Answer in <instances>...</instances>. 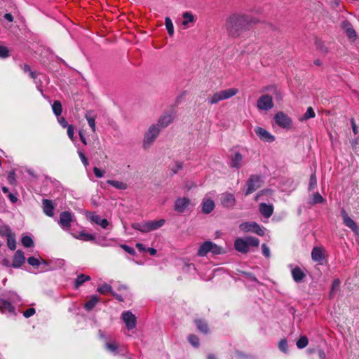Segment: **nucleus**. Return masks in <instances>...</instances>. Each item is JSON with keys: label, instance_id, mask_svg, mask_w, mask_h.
I'll use <instances>...</instances> for the list:
<instances>
[{"label": "nucleus", "instance_id": "nucleus-53", "mask_svg": "<svg viewBox=\"0 0 359 359\" xmlns=\"http://www.w3.org/2000/svg\"><path fill=\"white\" fill-rule=\"evenodd\" d=\"M67 128V135H68V137L70 138V140L72 141H74V126L72 125H69V126H68Z\"/></svg>", "mask_w": 359, "mask_h": 359}, {"label": "nucleus", "instance_id": "nucleus-47", "mask_svg": "<svg viewBox=\"0 0 359 359\" xmlns=\"http://www.w3.org/2000/svg\"><path fill=\"white\" fill-rule=\"evenodd\" d=\"M188 340L189 343L194 347H198L199 346V339L197 336L194 334H190L188 337Z\"/></svg>", "mask_w": 359, "mask_h": 359}, {"label": "nucleus", "instance_id": "nucleus-27", "mask_svg": "<svg viewBox=\"0 0 359 359\" xmlns=\"http://www.w3.org/2000/svg\"><path fill=\"white\" fill-rule=\"evenodd\" d=\"M85 118H86L89 126L92 129V131L95 133L96 131V114L93 111H88L85 114Z\"/></svg>", "mask_w": 359, "mask_h": 359}, {"label": "nucleus", "instance_id": "nucleus-42", "mask_svg": "<svg viewBox=\"0 0 359 359\" xmlns=\"http://www.w3.org/2000/svg\"><path fill=\"white\" fill-rule=\"evenodd\" d=\"M6 238H7V245H8V248L11 250H15L16 240H15V234L13 233L11 236H10L9 237H8Z\"/></svg>", "mask_w": 359, "mask_h": 359}, {"label": "nucleus", "instance_id": "nucleus-12", "mask_svg": "<svg viewBox=\"0 0 359 359\" xmlns=\"http://www.w3.org/2000/svg\"><path fill=\"white\" fill-rule=\"evenodd\" d=\"M191 205V200L187 197H179L175 200L174 210L178 213L184 212Z\"/></svg>", "mask_w": 359, "mask_h": 359}, {"label": "nucleus", "instance_id": "nucleus-1", "mask_svg": "<svg viewBox=\"0 0 359 359\" xmlns=\"http://www.w3.org/2000/svg\"><path fill=\"white\" fill-rule=\"evenodd\" d=\"M257 22L256 19L248 15L233 13L226 19L225 29L229 36L237 38L243 31Z\"/></svg>", "mask_w": 359, "mask_h": 359}, {"label": "nucleus", "instance_id": "nucleus-64", "mask_svg": "<svg viewBox=\"0 0 359 359\" xmlns=\"http://www.w3.org/2000/svg\"><path fill=\"white\" fill-rule=\"evenodd\" d=\"M4 18L9 21V22H13V15L11 14V13H6L4 16Z\"/></svg>", "mask_w": 359, "mask_h": 359}, {"label": "nucleus", "instance_id": "nucleus-23", "mask_svg": "<svg viewBox=\"0 0 359 359\" xmlns=\"http://www.w3.org/2000/svg\"><path fill=\"white\" fill-rule=\"evenodd\" d=\"M290 267H292V266H290ZM291 269H292L291 273H292L293 280L296 283L302 282L303 280L304 279V278L306 277V274L304 272V271L302 269H300V267H299V266H294Z\"/></svg>", "mask_w": 359, "mask_h": 359}, {"label": "nucleus", "instance_id": "nucleus-44", "mask_svg": "<svg viewBox=\"0 0 359 359\" xmlns=\"http://www.w3.org/2000/svg\"><path fill=\"white\" fill-rule=\"evenodd\" d=\"M22 244L25 248H30L34 245V241L32 238L28 236H25L21 240Z\"/></svg>", "mask_w": 359, "mask_h": 359}, {"label": "nucleus", "instance_id": "nucleus-19", "mask_svg": "<svg viewBox=\"0 0 359 359\" xmlns=\"http://www.w3.org/2000/svg\"><path fill=\"white\" fill-rule=\"evenodd\" d=\"M311 257L314 262L322 264L325 259L324 249L320 247H314L311 252Z\"/></svg>", "mask_w": 359, "mask_h": 359}, {"label": "nucleus", "instance_id": "nucleus-24", "mask_svg": "<svg viewBox=\"0 0 359 359\" xmlns=\"http://www.w3.org/2000/svg\"><path fill=\"white\" fill-rule=\"evenodd\" d=\"M215 203L214 201L208 198H205L203 199L201 203L202 212L204 214L210 213L215 208Z\"/></svg>", "mask_w": 359, "mask_h": 359}, {"label": "nucleus", "instance_id": "nucleus-35", "mask_svg": "<svg viewBox=\"0 0 359 359\" xmlns=\"http://www.w3.org/2000/svg\"><path fill=\"white\" fill-rule=\"evenodd\" d=\"M97 291L102 294H106L107 293H112L113 290L110 285L104 283L102 285H100L98 286Z\"/></svg>", "mask_w": 359, "mask_h": 359}, {"label": "nucleus", "instance_id": "nucleus-45", "mask_svg": "<svg viewBox=\"0 0 359 359\" xmlns=\"http://www.w3.org/2000/svg\"><path fill=\"white\" fill-rule=\"evenodd\" d=\"M341 284V281L339 278H336L333 280L332 287H331V291H330V296L332 297L337 291H338L339 288V285Z\"/></svg>", "mask_w": 359, "mask_h": 359}, {"label": "nucleus", "instance_id": "nucleus-13", "mask_svg": "<svg viewBox=\"0 0 359 359\" xmlns=\"http://www.w3.org/2000/svg\"><path fill=\"white\" fill-rule=\"evenodd\" d=\"M341 215L343 219L344 224L350 228L356 235L359 234V227L355 222L348 215L344 208L341 210Z\"/></svg>", "mask_w": 359, "mask_h": 359}, {"label": "nucleus", "instance_id": "nucleus-21", "mask_svg": "<svg viewBox=\"0 0 359 359\" xmlns=\"http://www.w3.org/2000/svg\"><path fill=\"white\" fill-rule=\"evenodd\" d=\"M221 203L226 208H232L236 203V198L232 194L224 193L221 196Z\"/></svg>", "mask_w": 359, "mask_h": 359}, {"label": "nucleus", "instance_id": "nucleus-55", "mask_svg": "<svg viewBox=\"0 0 359 359\" xmlns=\"http://www.w3.org/2000/svg\"><path fill=\"white\" fill-rule=\"evenodd\" d=\"M35 313V309L34 308H29L24 311L23 316L25 318H29Z\"/></svg>", "mask_w": 359, "mask_h": 359}, {"label": "nucleus", "instance_id": "nucleus-58", "mask_svg": "<svg viewBox=\"0 0 359 359\" xmlns=\"http://www.w3.org/2000/svg\"><path fill=\"white\" fill-rule=\"evenodd\" d=\"M351 124L352 127L353 132L355 135H357L358 133V128L355 123V121L353 118H351Z\"/></svg>", "mask_w": 359, "mask_h": 359}, {"label": "nucleus", "instance_id": "nucleus-41", "mask_svg": "<svg viewBox=\"0 0 359 359\" xmlns=\"http://www.w3.org/2000/svg\"><path fill=\"white\" fill-rule=\"evenodd\" d=\"M13 233L12 232L11 229L9 228V226L6 225H2L0 226V236H5L6 238L11 236Z\"/></svg>", "mask_w": 359, "mask_h": 359}, {"label": "nucleus", "instance_id": "nucleus-18", "mask_svg": "<svg viewBox=\"0 0 359 359\" xmlns=\"http://www.w3.org/2000/svg\"><path fill=\"white\" fill-rule=\"evenodd\" d=\"M55 208V205L53 203V201L45 198L42 200V209L46 215L50 217H53Z\"/></svg>", "mask_w": 359, "mask_h": 359}, {"label": "nucleus", "instance_id": "nucleus-32", "mask_svg": "<svg viewBox=\"0 0 359 359\" xmlns=\"http://www.w3.org/2000/svg\"><path fill=\"white\" fill-rule=\"evenodd\" d=\"M118 344L114 341H107L105 343V348L114 355L118 354Z\"/></svg>", "mask_w": 359, "mask_h": 359}, {"label": "nucleus", "instance_id": "nucleus-11", "mask_svg": "<svg viewBox=\"0 0 359 359\" xmlns=\"http://www.w3.org/2000/svg\"><path fill=\"white\" fill-rule=\"evenodd\" d=\"M73 214L69 211L62 212L60 215L58 224L63 230H69L73 221Z\"/></svg>", "mask_w": 359, "mask_h": 359}, {"label": "nucleus", "instance_id": "nucleus-37", "mask_svg": "<svg viewBox=\"0 0 359 359\" xmlns=\"http://www.w3.org/2000/svg\"><path fill=\"white\" fill-rule=\"evenodd\" d=\"M52 109H53V111L54 114L56 116L58 117L62 114V107L61 102L60 101H58V100L54 101V102L52 105Z\"/></svg>", "mask_w": 359, "mask_h": 359}, {"label": "nucleus", "instance_id": "nucleus-63", "mask_svg": "<svg viewBox=\"0 0 359 359\" xmlns=\"http://www.w3.org/2000/svg\"><path fill=\"white\" fill-rule=\"evenodd\" d=\"M111 294L117 299L118 300L119 302H123V297H121V295L116 293L115 292H112Z\"/></svg>", "mask_w": 359, "mask_h": 359}, {"label": "nucleus", "instance_id": "nucleus-43", "mask_svg": "<svg viewBox=\"0 0 359 359\" xmlns=\"http://www.w3.org/2000/svg\"><path fill=\"white\" fill-rule=\"evenodd\" d=\"M309 344L308 338L306 336H302L297 341V346L299 348H305Z\"/></svg>", "mask_w": 359, "mask_h": 359}, {"label": "nucleus", "instance_id": "nucleus-7", "mask_svg": "<svg viewBox=\"0 0 359 359\" xmlns=\"http://www.w3.org/2000/svg\"><path fill=\"white\" fill-rule=\"evenodd\" d=\"M239 229L243 232H252L259 236H263L264 234V230L257 223L255 222H247L241 223L239 225Z\"/></svg>", "mask_w": 359, "mask_h": 359}, {"label": "nucleus", "instance_id": "nucleus-54", "mask_svg": "<svg viewBox=\"0 0 359 359\" xmlns=\"http://www.w3.org/2000/svg\"><path fill=\"white\" fill-rule=\"evenodd\" d=\"M93 172L97 178L102 177L105 173V172L104 170H102L97 167L93 168Z\"/></svg>", "mask_w": 359, "mask_h": 359}, {"label": "nucleus", "instance_id": "nucleus-38", "mask_svg": "<svg viewBox=\"0 0 359 359\" xmlns=\"http://www.w3.org/2000/svg\"><path fill=\"white\" fill-rule=\"evenodd\" d=\"M74 236L77 239L83 240L84 241H90L95 239V237L92 234L87 233L83 231L80 232L78 236L74 235Z\"/></svg>", "mask_w": 359, "mask_h": 359}, {"label": "nucleus", "instance_id": "nucleus-17", "mask_svg": "<svg viewBox=\"0 0 359 359\" xmlns=\"http://www.w3.org/2000/svg\"><path fill=\"white\" fill-rule=\"evenodd\" d=\"M341 28L345 32L347 37L354 41H355L357 38V34L353 29V25L351 24V22L348 20H344L341 22Z\"/></svg>", "mask_w": 359, "mask_h": 359}, {"label": "nucleus", "instance_id": "nucleus-39", "mask_svg": "<svg viewBox=\"0 0 359 359\" xmlns=\"http://www.w3.org/2000/svg\"><path fill=\"white\" fill-rule=\"evenodd\" d=\"M316 116L315 111L311 107H308L306 113L302 117L299 118L300 121H304L311 118H314Z\"/></svg>", "mask_w": 359, "mask_h": 359}, {"label": "nucleus", "instance_id": "nucleus-40", "mask_svg": "<svg viewBox=\"0 0 359 359\" xmlns=\"http://www.w3.org/2000/svg\"><path fill=\"white\" fill-rule=\"evenodd\" d=\"M165 24L168 34L172 36L174 34V27L171 19L169 17H166L165 19Z\"/></svg>", "mask_w": 359, "mask_h": 359}, {"label": "nucleus", "instance_id": "nucleus-33", "mask_svg": "<svg viewBox=\"0 0 359 359\" xmlns=\"http://www.w3.org/2000/svg\"><path fill=\"white\" fill-rule=\"evenodd\" d=\"M195 323L197 326V328L203 333L207 334L209 332L208 325L207 323L201 319H198L195 320Z\"/></svg>", "mask_w": 359, "mask_h": 359}, {"label": "nucleus", "instance_id": "nucleus-15", "mask_svg": "<svg viewBox=\"0 0 359 359\" xmlns=\"http://www.w3.org/2000/svg\"><path fill=\"white\" fill-rule=\"evenodd\" d=\"M174 118L175 116L173 113H164L159 117L157 123L155 124L158 125L161 129L165 128L173 121Z\"/></svg>", "mask_w": 359, "mask_h": 359}, {"label": "nucleus", "instance_id": "nucleus-5", "mask_svg": "<svg viewBox=\"0 0 359 359\" xmlns=\"http://www.w3.org/2000/svg\"><path fill=\"white\" fill-rule=\"evenodd\" d=\"M208 252H211L212 255H220L223 252V249L213 242L207 241L201 245L198 250V255L204 257L206 256Z\"/></svg>", "mask_w": 359, "mask_h": 359}, {"label": "nucleus", "instance_id": "nucleus-22", "mask_svg": "<svg viewBox=\"0 0 359 359\" xmlns=\"http://www.w3.org/2000/svg\"><path fill=\"white\" fill-rule=\"evenodd\" d=\"M25 262V257L24 256V253L22 251L18 250L15 252L13 262L12 266L14 268H20Z\"/></svg>", "mask_w": 359, "mask_h": 359}, {"label": "nucleus", "instance_id": "nucleus-28", "mask_svg": "<svg viewBox=\"0 0 359 359\" xmlns=\"http://www.w3.org/2000/svg\"><path fill=\"white\" fill-rule=\"evenodd\" d=\"M182 18L183 21L182 25L185 29L190 27V23H194L195 22V18L190 12H184L182 14Z\"/></svg>", "mask_w": 359, "mask_h": 359}, {"label": "nucleus", "instance_id": "nucleus-8", "mask_svg": "<svg viewBox=\"0 0 359 359\" xmlns=\"http://www.w3.org/2000/svg\"><path fill=\"white\" fill-rule=\"evenodd\" d=\"M274 106L273 98L268 94L262 95L257 100V107L259 110L268 111Z\"/></svg>", "mask_w": 359, "mask_h": 359}, {"label": "nucleus", "instance_id": "nucleus-46", "mask_svg": "<svg viewBox=\"0 0 359 359\" xmlns=\"http://www.w3.org/2000/svg\"><path fill=\"white\" fill-rule=\"evenodd\" d=\"M278 348L285 353H287L288 352L287 342L285 339H283L279 341Z\"/></svg>", "mask_w": 359, "mask_h": 359}, {"label": "nucleus", "instance_id": "nucleus-2", "mask_svg": "<svg viewBox=\"0 0 359 359\" xmlns=\"http://www.w3.org/2000/svg\"><path fill=\"white\" fill-rule=\"evenodd\" d=\"M165 223L164 219L158 220H149L143 222H135L133 223L131 226L133 229L140 231L142 233H147L162 227Z\"/></svg>", "mask_w": 359, "mask_h": 359}, {"label": "nucleus", "instance_id": "nucleus-29", "mask_svg": "<svg viewBox=\"0 0 359 359\" xmlns=\"http://www.w3.org/2000/svg\"><path fill=\"white\" fill-rule=\"evenodd\" d=\"M90 219L92 222L95 224L100 225L102 229H107L109 226V223L106 219L102 218L100 216L97 215H93L90 217Z\"/></svg>", "mask_w": 359, "mask_h": 359}, {"label": "nucleus", "instance_id": "nucleus-26", "mask_svg": "<svg viewBox=\"0 0 359 359\" xmlns=\"http://www.w3.org/2000/svg\"><path fill=\"white\" fill-rule=\"evenodd\" d=\"M259 211L264 217L269 218L273 215V206L262 203L259 205Z\"/></svg>", "mask_w": 359, "mask_h": 359}, {"label": "nucleus", "instance_id": "nucleus-34", "mask_svg": "<svg viewBox=\"0 0 359 359\" xmlns=\"http://www.w3.org/2000/svg\"><path fill=\"white\" fill-rule=\"evenodd\" d=\"M315 46L316 49L321 53L326 54L328 52V48L325 46V43L319 39H316Z\"/></svg>", "mask_w": 359, "mask_h": 359}, {"label": "nucleus", "instance_id": "nucleus-9", "mask_svg": "<svg viewBox=\"0 0 359 359\" xmlns=\"http://www.w3.org/2000/svg\"><path fill=\"white\" fill-rule=\"evenodd\" d=\"M274 119L276 123L283 128L290 129L292 128V119L283 111L278 112L275 115Z\"/></svg>", "mask_w": 359, "mask_h": 359}, {"label": "nucleus", "instance_id": "nucleus-59", "mask_svg": "<svg viewBox=\"0 0 359 359\" xmlns=\"http://www.w3.org/2000/svg\"><path fill=\"white\" fill-rule=\"evenodd\" d=\"M57 121H58L59 123L60 124V126L64 128L69 126V124H68L67 121H66V119L64 117H59L57 118Z\"/></svg>", "mask_w": 359, "mask_h": 359}, {"label": "nucleus", "instance_id": "nucleus-10", "mask_svg": "<svg viewBox=\"0 0 359 359\" xmlns=\"http://www.w3.org/2000/svg\"><path fill=\"white\" fill-rule=\"evenodd\" d=\"M261 187V177L259 175H252L247 182L245 195H250Z\"/></svg>", "mask_w": 359, "mask_h": 359}, {"label": "nucleus", "instance_id": "nucleus-25", "mask_svg": "<svg viewBox=\"0 0 359 359\" xmlns=\"http://www.w3.org/2000/svg\"><path fill=\"white\" fill-rule=\"evenodd\" d=\"M0 311L2 313L8 312L10 314H15V307L12 306L11 302L4 299H0Z\"/></svg>", "mask_w": 359, "mask_h": 359}, {"label": "nucleus", "instance_id": "nucleus-36", "mask_svg": "<svg viewBox=\"0 0 359 359\" xmlns=\"http://www.w3.org/2000/svg\"><path fill=\"white\" fill-rule=\"evenodd\" d=\"M90 278L89 276L85 274H81L77 276L75 280V287L79 288L81 285H83L85 282L90 280Z\"/></svg>", "mask_w": 359, "mask_h": 359}, {"label": "nucleus", "instance_id": "nucleus-30", "mask_svg": "<svg viewBox=\"0 0 359 359\" xmlns=\"http://www.w3.org/2000/svg\"><path fill=\"white\" fill-rule=\"evenodd\" d=\"M107 183L119 190H126L128 188L127 184L121 181L109 180Z\"/></svg>", "mask_w": 359, "mask_h": 359}, {"label": "nucleus", "instance_id": "nucleus-62", "mask_svg": "<svg viewBox=\"0 0 359 359\" xmlns=\"http://www.w3.org/2000/svg\"><path fill=\"white\" fill-rule=\"evenodd\" d=\"M318 355L320 359H325L326 355L323 350L320 349L318 351Z\"/></svg>", "mask_w": 359, "mask_h": 359}, {"label": "nucleus", "instance_id": "nucleus-3", "mask_svg": "<svg viewBox=\"0 0 359 359\" xmlns=\"http://www.w3.org/2000/svg\"><path fill=\"white\" fill-rule=\"evenodd\" d=\"M238 93V89L231 88L214 93L208 97L207 101L210 104H216L220 101L229 99Z\"/></svg>", "mask_w": 359, "mask_h": 359}, {"label": "nucleus", "instance_id": "nucleus-14", "mask_svg": "<svg viewBox=\"0 0 359 359\" xmlns=\"http://www.w3.org/2000/svg\"><path fill=\"white\" fill-rule=\"evenodd\" d=\"M121 318L128 330H132L135 327L137 319L132 312L129 311L123 312Z\"/></svg>", "mask_w": 359, "mask_h": 359}, {"label": "nucleus", "instance_id": "nucleus-6", "mask_svg": "<svg viewBox=\"0 0 359 359\" xmlns=\"http://www.w3.org/2000/svg\"><path fill=\"white\" fill-rule=\"evenodd\" d=\"M161 128L155 123L151 125L146 132L143 140V147L149 148L158 136Z\"/></svg>", "mask_w": 359, "mask_h": 359}, {"label": "nucleus", "instance_id": "nucleus-51", "mask_svg": "<svg viewBox=\"0 0 359 359\" xmlns=\"http://www.w3.org/2000/svg\"><path fill=\"white\" fill-rule=\"evenodd\" d=\"M27 262L29 264L33 266L38 267L40 264V261L39 259L34 257H30L27 259Z\"/></svg>", "mask_w": 359, "mask_h": 359}, {"label": "nucleus", "instance_id": "nucleus-57", "mask_svg": "<svg viewBox=\"0 0 359 359\" xmlns=\"http://www.w3.org/2000/svg\"><path fill=\"white\" fill-rule=\"evenodd\" d=\"M121 248H123V249L126 252H128V254H130V255H135V250H134L133 248H131V247H130V246H128V245H121Z\"/></svg>", "mask_w": 359, "mask_h": 359}, {"label": "nucleus", "instance_id": "nucleus-4", "mask_svg": "<svg viewBox=\"0 0 359 359\" xmlns=\"http://www.w3.org/2000/svg\"><path fill=\"white\" fill-rule=\"evenodd\" d=\"M259 240L255 237L248 236L245 238H238L234 242L235 249L242 253H246L250 246L258 247Z\"/></svg>", "mask_w": 359, "mask_h": 359}, {"label": "nucleus", "instance_id": "nucleus-61", "mask_svg": "<svg viewBox=\"0 0 359 359\" xmlns=\"http://www.w3.org/2000/svg\"><path fill=\"white\" fill-rule=\"evenodd\" d=\"M136 248L138 249L140 252H145L147 250V248H146L142 243H137Z\"/></svg>", "mask_w": 359, "mask_h": 359}, {"label": "nucleus", "instance_id": "nucleus-52", "mask_svg": "<svg viewBox=\"0 0 359 359\" xmlns=\"http://www.w3.org/2000/svg\"><path fill=\"white\" fill-rule=\"evenodd\" d=\"M183 168V163L181 162H176L175 165L171 168L172 174H176L178 171L181 170Z\"/></svg>", "mask_w": 359, "mask_h": 359}, {"label": "nucleus", "instance_id": "nucleus-48", "mask_svg": "<svg viewBox=\"0 0 359 359\" xmlns=\"http://www.w3.org/2000/svg\"><path fill=\"white\" fill-rule=\"evenodd\" d=\"M9 50L7 47L4 46H0V57L6 58L9 57Z\"/></svg>", "mask_w": 359, "mask_h": 359}, {"label": "nucleus", "instance_id": "nucleus-50", "mask_svg": "<svg viewBox=\"0 0 359 359\" xmlns=\"http://www.w3.org/2000/svg\"><path fill=\"white\" fill-rule=\"evenodd\" d=\"M317 184V180L315 174H312L310 177L309 189V190H312L315 188Z\"/></svg>", "mask_w": 359, "mask_h": 359}, {"label": "nucleus", "instance_id": "nucleus-60", "mask_svg": "<svg viewBox=\"0 0 359 359\" xmlns=\"http://www.w3.org/2000/svg\"><path fill=\"white\" fill-rule=\"evenodd\" d=\"M79 157L83 163V165L86 167L88 165V161L84 154L81 151L79 152Z\"/></svg>", "mask_w": 359, "mask_h": 359}, {"label": "nucleus", "instance_id": "nucleus-16", "mask_svg": "<svg viewBox=\"0 0 359 359\" xmlns=\"http://www.w3.org/2000/svg\"><path fill=\"white\" fill-rule=\"evenodd\" d=\"M255 134L262 140L266 142H273L275 137L269 133L266 130L262 127H256L255 128Z\"/></svg>", "mask_w": 359, "mask_h": 359}, {"label": "nucleus", "instance_id": "nucleus-56", "mask_svg": "<svg viewBox=\"0 0 359 359\" xmlns=\"http://www.w3.org/2000/svg\"><path fill=\"white\" fill-rule=\"evenodd\" d=\"M262 249L263 255L266 257L269 258L270 257V250L269 247L266 244H262Z\"/></svg>", "mask_w": 359, "mask_h": 359}, {"label": "nucleus", "instance_id": "nucleus-49", "mask_svg": "<svg viewBox=\"0 0 359 359\" xmlns=\"http://www.w3.org/2000/svg\"><path fill=\"white\" fill-rule=\"evenodd\" d=\"M312 203H322L324 201V198L319 193H315L313 196Z\"/></svg>", "mask_w": 359, "mask_h": 359}, {"label": "nucleus", "instance_id": "nucleus-31", "mask_svg": "<svg viewBox=\"0 0 359 359\" xmlns=\"http://www.w3.org/2000/svg\"><path fill=\"white\" fill-rule=\"evenodd\" d=\"M100 301V298L96 296V295H93L90 298V299H89L84 305V308L87 311H90L92 310L95 306V305L99 302Z\"/></svg>", "mask_w": 359, "mask_h": 359}, {"label": "nucleus", "instance_id": "nucleus-20", "mask_svg": "<svg viewBox=\"0 0 359 359\" xmlns=\"http://www.w3.org/2000/svg\"><path fill=\"white\" fill-rule=\"evenodd\" d=\"M243 165V156L239 152H235L231 158L230 167L235 169H240Z\"/></svg>", "mask_w": 359, "mask_h": 359}]
</instances>
